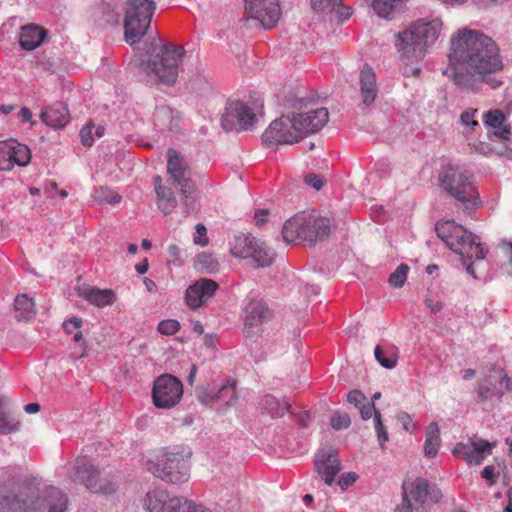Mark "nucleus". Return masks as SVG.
<instances>
[{
  "label": "nucleus",
  "instance_id": "f257e3e1",
  "mask_svg": "<svg viewBox=\"0 0 512 512\" xmlns=\"http://www.w3.org/2000/svg\"><path fill=\"white\" fill-rule=\"evenodd\" d=\"M450 67L444 72L463 90L477 91L486 82L493 89L502 82L490 74L503 67L495 41L482 32L464 28L451 40Z\"/></svg>",
  "mask_w": 512,
  "mask_h": 512
},
{
  "label": "nucleus",
  "instance_id": "f03ea898",
  "mask_svg": "<svg viewBox=\"0 0 512 512\" xmlns=\"http://www.w3.org/2000/svg\"><path fill=\"white\" fill-rule=\"evenodd\" d=\"M37 478L20 481L8 476L0 486V512H67L68 498L60 489L50 486L40 497Z\"/></svg>",
  "mask_w": 512,
  "mask_h": 512
},
{
  "label": "nucleus",
  "instance_id": "7ed1b4c3",
  "mask_svg": "<svg viewBox=\"0 0 512 512\" xmlns=\"http://www.w3.org/2000/svg\"><path fill=\"white\" fill-rule=\"evenodd\" d=\"M441 28L442 22L438 18L430 21L418 19L404 31L398 32L395 47L402 62L408 66L421 61L428 47L438 39Z\"/></svg>",
  "mask_w": 512,
  "mask_h": 512
},
{
  "label": "nucleus",
  "instance_id": "20e7f679",
  "mask_svg": "<svg viewBox=\"0 0 512 512\" xmlns=\"http://www.w3.org/2000/svg\"><path fill=\"white\" fill-rule=\"evenodd\" d=\"M435 231L450 250L460 255L467 273L477 278L473 263L469 261L483 260L486 256L487 250L481 244L480 238L451 220L437 222Z\"/></svg>",
  "mask_w": 512,
  "mask_h": 512
},
{
  "label": "nucleus",
  "instance_id": "39448f33",
  "mask_svg": "<svg viewBox=\"0 0 512 512\" xmlns=\"http://www.w3.org/2000/svg\"><path fill=\"white\" fill-rule=\"evenodd\" d=\"M192 450L187 445L161 448L153 459L147 461V469L164 482L181 485L190 478Z\"/></svg>",
  "mask_w": 512,
  "mask_h": 512
},
{
  "label": "nucleus",
  "instance_id": "423d86ee",
  "mask_svg": "<svg viewBox=\"0 0 512 512\" xmlns=\"http://www.w3.org/2000/svg\"><path fill=\"white\" fill-rule=\"evenodd\" d=\"M185 55L184 47L172 43L163 44L157 54L148 60L147 74L154 76L157 82L171 86L177 80L179 68Z\"/></svg>",
  "mask_w": 512,
  "mask_h": 512
},
{
  "label": "nucleus",
  "instance_id": "0eeeda50",
  "mask_svg": "<svg viewBox=\"0 0 512 512\" xmlns=\"http://www.w3.org/2000/svg\"><path fill=\"white\" fill-rule=\"evenodd\" d=\"M156 5L153 0H129L123 20L125 41L134 45L147 33Z\"/></svg>",
  "mask_w": 512,
  "mask_h": 512
},
{
  "label": "nucleus",
  "instance_id": "6e6552de",
  "mask_svg": "<svg viewBox=\"0 0 512 512\" xmlns=\"http://www.w3.org/2000/svg\"><path fill=\"white\" fill-rule=\"evenodd\" d=\"M441 186L457 201L475 207L479 203V193L473 176L460 167L448 166L440 175Z\"/></svg>",
  "mask_w": 512,
  "mask_h": 512
},
{
  "label": "nucleus",
  "instance_id": "1a4fd4ad",
  "mask_svg": "<svg viewBox=\"0 0 512 512\" xmlns=\"http://www.w3.org/2000/svg\"><path fill=\"white\" fill-rule=\"evenodd\" d=\"M66 467L73 482L83 484L93 493L108 495L116 490L114 482L100 478L99 470L86 456L78 457L73 465L69 464Z\"/></svg>",
  "mask_w": 512,
  "mask_h": 512
},
{
  "label": "nucleus",
  "instance_id": "9d476101",
  "mask_svg": "<svg viewBox=\"0 0 512 512\" xmlns=\"http://www.w3.org/2000/svg\"><path fill=\"white\" fill-rule=\"evenodd\" d=\"M428 495L438 501L441 493L435 489L431 490L430 483L425 478L418 477L409 487L406 482L402 485V502L397 507L398 512H425L423 504Z\"/></svg>",
  "mask_w": 512,
  "mask_h": 512
},
{
  "label": "nucleus",
  "instance_id": "9b49d317",
  "mask_svg": "<svg viewBox=\"0 0 512 512\" xmlns=\"http://www.w3.org/2000/svg\"><path fill=\"white\" fill-rule=\"evenodd\" d=\"M148 512H208L200 505H194L182 497H169L164 490L148 492L144 499Z\"/></svg>",
  "mask_w": 512,
  "mask_h": 512
},
{
  "label": "nucleus",
  "instance_id": "f8f14e48",
  "mask_svg": "<svg viewBox=\"0 0 512 512\" xmlns=\"http://www.w3.org/2000/svg\"><path fill=\"white\" fill-rule=\"evenodd\" d=\"M196 396L202 405L225 412L237 403L236 381L227 382L219 388L197 387Z\"/></svg>",
  "mask_w": 512,
  "mask_h": 512
},
{
  "label": "nucleus",
  "instance_id": "ddd939ff",
  "mask_svg": "<svg viewBox=\"0 0 512 512\" xmlns=\"http://www.w3.org/2000/svg\"><path fill=\"white\" fill-rule=\"evenodd\" d=\"M183 385L176 377L164 374L155 381L152 389L153 404L159 409H171L181 400Z\"/></svg>",
  "mask_w": 512,
  "mask_h": 512
},
{
  "label": "nucleus",
  "instance_id": "4468645a",
  "mask_svg": "<svg viewBox=\"0 0 512 512\" xmlns=\"http://www.w3.org/2000/svg\"><path fill=\"white\" fill-rule=\"evenodd\" d=\"M255 112L245 103L229 101L221 117V125L225 130H232L239 125L243 130H249L256 123Z\"/></svg>",
  "mask_w": 512,
  "mask_h": 512
},
{
  "label": "nucleus",
  "instance_id": "2eb2a0df",
  "mask_svg": "<svg viewBox=\"0 0 512 512\" xmlns=\"http://www.w3.org/2000/svg\"><path fill=\"white\" fill-rule=\"evenodd\" d=\"M292 116L282 115L265 130L262 139L268 145L293 144L299 142V134L294 128Z\"/></svg>",
  "mask_w": 512,
  "mask_h": 512
},
{
  "label": "nucleus",
  "instance_id": "dca6fc26",
  "mask_svg": "<svg viewBox=\"0 0 512 512\" xmlns=\"http://www.w3.org/2000/svg\"><path fill=\"white\" fill-rule=\"evenodd\" d=\"M245 12L249 18L259 21L265 29L274 27L281 15L278 0H245Z\"/></svg>",
  "mask_w": 512,
  "mask_h": 512
},
{
  "label": "nucleus",
  "instance_id": "f3484780",
  "mask_svg": "<svg viewBox=\"0 0 512 512\" xmlns=\"http://www.w3.org/2000/svg\"><path fill=\"white\" fill-rule=\"evenodd\" d=\"M495 442L484 439L471 440L470 443H457L452 450L453 456L464 460L468 465H480L484 458L492 453Z\"/></svg>",
  "mask_w": 512,
  "mask_h": 512
},
{
  "label": "nucleus",
  "instance_id": "a211bd4d",
  "mask_svg": "<svg viewBox=\"0 0 512 512\" xmlns=\"http://www.w3.org/2000/svg\"><path fill=\"white\" fill-rule=\"evenodd\" d=\"M295 130L299 134V141L309 135L320 131L328 122L329 113L326 108H318L304 113L292 115Z\"/></svg>",
  "mask_w": 512,
  "mask_h": 512
},
{
  "label": "nucleus",
  "instance_id": "6ab92c4d",
  "mask_svg": "<svg viewBox=\"0 0 512 512\" xmlns=\"http://www.w3.org/2000/svg\"><path fill=\"white\" fill-rule=\"evenodd\" d=\"M31 159V151L15 140L0 143V170H10L14 164L24 167Z\"/></svg>",
  "mask_w": 512,
  "mask_h": 512
},
{
  "label": "nucleus",
  "instance_id": "aec40b11",
  "mask_svg": "<svg viewBox=\"0 0 512 512\" xmlns=\"http://www.w3.org/2000/svg\"><path fill=\"white\" fill-rule=\"evenodd\" d=\"M219 285L212 279L200 278L186 289L185 302L191 309H197L211 299Z\"/></svg>",
  "mask_w": 512,
  "mask_h": 512
},
{
  "label": "nucleus",
  "instance_id": "412c9836",
  "mask_svg": "<svg viewBox=\"0 0 512 512\" xmlns=\"http://www.w3.org/2000/svg\"><path fill=\"white\" fill-rule=\"evenodd\" d=\"M167 172L168 181L178 186L194 182L191 179V169L184 158L177 150L170 148L167 151Z\"/></svg>",
  "mask_w": 512,
  "mask_h": 512
},
{
  "label": "nucleus",
  "instance_id": "4be33fe9",
  "mask_svg": "<svg viewBox=\"0 0 512 512\" xmlns=\"http://www.w3.org/2000/svg\"><path fill=\"white\" fill-rule=\"evenodd\" d=\"M315 467L318 474L327 485H332L336 474L341 470L337 452L333 449L322 448L315 456Z\"/></svg>",
  "mask_w": 512,
  "mask_h": 512
},
{
  "label": "nucleus",
  "instance_id": "5701e85b",
  "mask_svg": "<svg viewBox=\"0 0 512 512\" xmlns=\"http://www.w3.org/2000/svg\"><path fill=\"white\" fill-rule=\"evenodd\" d=\"M312 222L308 219L305 221L303 212L295 215L288 219L283 225L282 237L288 244H299L307 243V240H311V234H306L305 227Z\"/></svg>",
  "mask_w": 512,
  "mask_h": 512
},
{
  "label": "nucleus",
  "instance_id": "b1692460",
  "mask_svg": "<svg viewBox=\"0 0 512 512\" xmlns=\"http://www.w3.org/2000/svg\"><path fill=\"white\" fill-rule=\"evenodd\" d=\"M245 329L257 327L271 317V311L261 299H250L245 306Z\"/></svg>",
  "mask_w": 512,
  "mask_h": 512
},
{
  "label": "nucleus",
  "instance_id": "393cba45",
  "mask_svg": "<svg viewBox=\"0 0 512 512\" xmlns=\"http://www.w3.org/2000/svg\"><path fill=\"white\" fill-rule=\"evenodd\" d=\"M41 120L53 129L64 128L70 122V114L67 105L56 102L45 108L40 114Z\"/></svg>",
  "mask_w": 512,
  "mask_h": 512
},
{
  "label": "nucleus",
  "instance_id": "a878e982",
  "mask_svg": "<svg viewBox=\"0 0 512 512\" xmlns=\"http://www.w3.org/2000/svg\"><path fill=\"white\" fill-rule=\"evenodd\" d=\"M359 84L363 104H372L377 97L378 88L375 73L367 64H364L360 70Z\"/></svg>",
  "mask_w": 512,
  "mask_h": 512
},
{
  "label": "nucleus",
  "instance_id": "bb28decb",
  "mask_svg": "<svg viewBox=\"0 0 512 512\" xmlns=\"http://www.w3.org/2000/svg\"><path fill=\"white\" fill-rule=\"evenodd\" d=\"M305 221L308 219L313 222L305 227V233L311 234V240H307L309 245L314 244L317 240H322L327 237L330 233L331 220L327 217H323L317 214L303 212Z\"/></svg>",
  "mask_w": 512,
  "mask_h": 512
},
{
  "label": "nucleus",
  "instance_id": "cd10ccee",
  "mask_svg": "<svg viewBox=\"0 0 512 512\" xmlns=\"http://www.w3.org/2000/svg\"><path fill=\"white\" fill-rule=\"evenodd\" d=\"M45 37L46 31L43 28L29 24L21 28L19 44L22 49L31 51L39 47Z\"/></svg>",
  "mask_w": 512,
  "mask_h": 512
},
{
  "label": "nucleus",
  "instance_id": "c85d7f7f",
  "mask_svg": "<svg viewBox=\"0 0 512 512\" xmlns=\"http://www.w3.org/2000/svg\"><path fill=\"white\" fill-rule=\"evenodd\" d=\"M79 295L97 307L112 305L116 300L115 293L111 289L102 290L95 287H88L83 288Z\"/></svg>",
  "mask_w": 512,
  "mask_h": 512
},
{
  "label": "nucleus",
  "instance_id": "c756f323",
  "mask_svg": "<svg viewBox=\"0 0 512 512\" xmlns=\"http://www.w3.org/2000/svg\"><path fill=\"white\" fill-rule=\"evenodd\" d=\"M155 192L157 194V206L166 215L172 213L177 205L173 191L169 187L161 185V177H154Z\"/></svg>",
  "mask_w": 512,
  "mask_h": 512
},
{
  "label": "nucleus",
  "instance_id": "7c9ffc66",
  "mask_svg": "<svg viewBox=\"0 0 512 512\" xmlns=\"http://www.w3.org/2000/svg\"><path fill=\"white\" fill-rule=\"evenodd\" d=\"M377 362L386 369H392L397 365L399 350L391 343L383 342L374 349Z\"/></svg>",
  "mask_w": 512,
  "mask_h": 512
},
{
  "label": "nucleus",
  "instance_id": "2f4dec72",
  "mask_svg": "<svg viewBox=\"0 0 512 512\" xmlns=\"http://www.w3.org/2000/svg\"><path fill=\"white\" fill-rule=\"evenodd\" d=\"M256 241L257 238L251 234L240 233L235 235L230 244V252L236 258L248 259L251 256V250Z\"/></svg>",
  "mask_w": 512,
  "mask_h": 512
},
{
  "label": "nucleus",
  "instance_id": "473e14b6",
  "mask_svg": "<svg viewBox=\"0 0 512 512\" xmlns=\"http://www.w3.org/2000/svg\"><path fill=\"white\" fill-rule=\"evenodd\" d=\"M181 191V204L183 213L186 216H190L196 214L199 210V201H198V190L194 182H188V184H184L180 186Z\"/></svg>",
  "mask_w": 512,
  "mask_h": 512
},
{
  "label": "nucleus",
  "instance_id": "72a5a7b5",
  "mask_svg": "<svg viewBox=\"0 0 512 512\" xmlns=\"http://www.w3.org/2000/svg\"><path fill=\"white\" fill-rule=\"evenodd\" d=\"M15 317L19 321H28L36 314V304L28 294L16 296L14 301Z\"/></svg>",
  "mask_w": 512,
  "mask_h": 512
},
{
  "label": "nucleus",
  "instance_id": "f704fd0d",
  "mask_svg": "<svg viewBox=\"0 0 512 512\" xmlns=\"http://www.w3.org/2000/svg\"><path fill=\"white\" fill-rule=\"evenodd\" d=\"M251 259L257 267H268L275 259V252L264 241L257 239L251 250Z\"/></svg>",
  "mask_w": 512,
  "mask_h": 512
},
{
  "label": "nucleus",
  "instance_id": "c9c22d12",
  "mask_svg": "<svg viewBox=\"0 0 512 512\" xmlns=\"http://www.w3.org/2000/svg\"><path fill=\"white\" fill-rule=\"evenodd\" d=\"M100 9L104 21L113 25H118L122 13H125V7L120 0H105L102 2Z\"/></svg>",
  "mask_w": 512,
  "mask_h": 512
},
{
  "label": "nucleus",
  "instance_id": "e433bc0d",
  "mask_svg": "<svg viewBox=\"0 0 512 512\" xmlns=\"http://www.w3.org/2000/svg\"><path fill=\"white\" fill-rule=\"evenodd\" d=\"M441 445L440 430L437 423L432 422L426 428V439L424 443V454L428 458L436 456Z\"/></svg>",
  "mask_w": 512,
  "mask_h": 512
},
{
  "label": "nucleus",
  "instance_id": "4c0bfd02",
  "mask_svg": "<svg viewBox=\"0 0 512 512\" xmlns=\"http://www.w3.org/2000/svg\"><path fill=\"white\" fill-rule=\"evenodd\" d=\"M290 404L281 402L273 395H265L260 401V407L266 411L271 417H282L288 410Z\"/></svg>",
  "mask_w": 512,
  "mask_h": 512
},
{
  "label": "nucleus",
  "instance_id": "58836bf2",
  "mask_svg": "<svg viewBox=\"0 0 512 512\" xmlns=\"http://www.w3.org/2000/svg\"><path fill=\"white\" fill-rule=\"evenodd\" d=\"M407 0H372L373 10L378 16L391 19Z\"/></svg>",
  "mask_w": 512,
  "mask_h": 512
},
{
  "label": "nucleus",
  "instance_id": "ea45409f",
  "mask_svg": "<svg viewBox=\"0 0 512 512\" xmlns=\"http://www.w3.org/2000/svg\"><path fill=\"white\" fill-rule=\"evenodd\" d=\"M2 398L0 397V434H10L19 430L20 422L2 411Z\"/></svg>",
  "mask_w": 512,
  "mask_h": 512
},
{
  "label": "nucleus",
  "instance_id": "a19ab883",
  "mask_svg": "<svg viewBox=\"0 0 512 512\" xmlns=\"http://www.w3.org/2000/svg\"><path fill=\"white\" fill-rule=\"evenodd\" d=\"M408 271L409 266L407 264H400L396 268V270L389 276V284L396 288L402 287L406 282Z\"/></svg>",
  "mask_w": 512,
  "mask_h": 512
},
{
  "label": "nucleus",
  "instance_id": "79ce46f5",
  "mask_svg": "<svg viewBox=\"0 0 512 512\" xmlns=\"http://www.w3.org/2000/svg\"><path fill=\"white\" fill-rule=\"evenodd\" d=\"M505 121V114L500 109L487 111L483 116V122L486 126L497 128Z\"/></svg>",
  "mask_w": 512,
  "mask_h": 512
},
{
  "label": "nucleus",
  "instance_id": "37998d69",
  "mask_svg": "<svg viewBox=\"0 0 512 512\" xmlns=\"http://www.w3.org/2000/svg\"><path fill=\"white\" fill-rule=\"evenodd\" d=\"M477 109L468 108L463 111L460 115V122L465 126V134L471 133L475 130V127L479 126L478 121L475 120Z\"/></svg>",
  "mask_w": 512,
  "mask_h": 512
},
{
  "label": "nucleus",
  "instance_id": "c03bdc74",
  "mask_svg": "<svg viewBox=\"0 0 512 512\" xmlns=\"http://www.w3.org/2000/svg\"><path fill=\"white\" fill-rule=\"evenodd\" d=\"M374 427L377 434V439L381 448H384L385 443L388 441V433L384 426L381 414L379 411H375Z\"/></svg>",
  "mask_w": 512,
  "mask_h": 512
},
{
  "label": "nucleus",
  "instance_id": "a18cd8bd",
  "mask_svg": "<svg viewBox=\"0 0 512 512\" xmlns=\"http://www.w3.org/2000/svg\"><path fill=\"white\" fill-rule=\"evenodd\" d=\"M341 0H311V7L317 12H331L340 6Z\"/></svg>",
  "mask_w": 512,
  "mask_h": 512
},
{
  "label": "nucleus",
  "instance_id": "49530a36",
  "mask_svg": "<svg viewBox=\"0 0 512 512\" xmlns=\"http://www.w3.org/2000/svg\"><path fill=\"white\" fill-rule=\"evenodd\" d=\"M330 423L335 430H341L348 428L351 420L347 413L336 412L332 415Z\"/></svg>",
  "mask_w": 512,
  "mask_h": 512
},
{
  "label": "nucleus",
  "instance_id": "de8ad7c7",
  "mask_svg": "<svg viewBox=\"0 0 512 512\" xmlns=\"http://www.w3.org/2000/svg\"><path fill=\"white\" fill-rule=\"evenodd\" d=\"M180 329V323L174 319L163 320L158 324V331L163 335H174Z\"/></svg>",
  "mask_w": 512,
  "mask_h": 512
},
{
  "label": "nucleus",
  "instance_id": "09e8293b",
  "mask_svg": "<svg viewBox=\"0 0 512 512\" xmlns=\"http://www.w3.org/2000/svg\"><path fill=\"white\" fill-rule=\"evenodd\" d=\"M73 340L77 345L75 350L72 352L73 357L75 359L84 357L86 354V346L85 341L83 340V334L79 329L73 333Z\"/></svg>",
  "mask_w": 512,
  "mask_h": 512
},
{
  "label": "nucleus",
  "instance_id": "8fccbe9b",
  "mask_svg": "<svg viewBox=\"0 0 512 512\" xmlns=\"http://www.w3.org/2000/svg\"><path fill=\"white\" fill-rule=\"evenodd\" d=\"M94 128V125L92 122L86 124L79 133L81 143L86 147H91L94 143V138L92 136V130Z\"/></svg>",
  "mask_w": 512,
  "mask_h": 512
},
{
  "label": "nucleus",
  "instance_id": "3c124183",
  "mask_svg": "<svg viewBox=\"0 0 512 512\" xmlns=\"http://www.w3.org/2000/svg\"><path fill=\"white\" fill-rule=\"evenodd\" d=\"M358 479V475L355 472H347L340 476L338 480V485L342 489H346L352 484H354Z\"/></svg>",
  "mask_w": 512,
  "mask_h": 512
},
{
  "label": "nucleus",
  "instance_id": "603ef678",
  "mask_svg": "<svg viewBox=\"0 0 512 512\" xmlns=\"http://www.w3.org/2000/svg\"><path fill=\"white\" fill-rule=\"evenodd\" d=\"M82 325V320L81 318H78V317H72L68 320H66L64 323H63V329L64 331L67 333V334H73L74 332H76L78 329H80Z\"/></svg>",
  "mask_w": 512,
  "mask_h": 512
},
{
  "label": "nucleus",
  "instance_id": "864d4df0",
  "mask_svg": "<svg viewBox=\"0 0 512 512\" xmlns=\"http://www.w3.org/2000/svg\"><path fill=\"white\" fill-rule=\"evenodd\" d=\"M198 261L200 264L206 267L209 273H213L218 270V263L215 262L210 255L201 254L198 257Z\"/></svg>",
  "mask_w": 512,
  "mask_h": 512
},
{
  "label": "nucleus",
  "instance_id": "5fc2aeb1",
  "mask_svg": "<svg viewBox=\"0 0 512 512\" xmlns=\"http://www.w3.org/2000/svg\"><path fill=\"white\" fill-rule=\"evenodd\" d=\"M348 402L354 404L356 407H361L366 401L365 395L359 390H352L347 396Z\"/></svg>",
  "mask_w": 512,
  "mask_h": 512
},
{
  "label": "nucleus",
  "instance_id": "6e6d98bb",
  "mask_svg": "<svg viewBox=\"0 0 512 512\" xmlns=\"http://www.w3.org/2000/svg\"><path fill=\"white\" fill-rule=\"evenodd\" d=\"M304 182L316 190H320L324 185L323 178L314 173L307 174L304 178Z\"/></svg>",
  "mask_w": 512,
  "mask_h": 512
},
{
  "label": "nucleus",
  "instance_id": "4d7b16f0",
  "mask_svg": "<svg viewBox=\"0 0 512 512\" xmlns=\"http://www.w3.org/2000/svg\"><path fill=\"white\" fill-rule=\"evenodd\" d=\"M196 231L198 236L194 238V243L200 246H206L208 244V239L206 237V227L203 224H197Z\"/></svg>",
  "mask_w": 512,
  "mask_h": 512
},
{
  "label": "nucleus",
  "instance_id": "13d9d810",
  "mask_svg": "<svg viewBox=\"0 0 512 512\" xmlns=\"http://www.w3.org/2000/svg\"><path fill=\"white\" fill-rule=\"evenodd\" d=\"M360 408V414L363 420H368L371 418L372 415L375 416V411H378L374 403L364 404Z\"/></svg>",
  "mask_w": 512,
  "mask_h": 512
},
{
  "label": "nucleus",
  "instance_id": "bf43d9fd",
  "mask_svg": "<svg viewBox=\"0 0 512 512\" xmlns=\"http://www.w3.org/2000/svg\"><path fill=\"white\" fill-rule=\"evenodd\" d=\"M477 395L479 400L483 402L492 397L493 391L489 386L480 384L477 389Z\"/></svg>",
  "mask_w": 512,
  "mask_h": 512
},
{
  "label": "nucleus",
  "instance_id": "052dcab7",
  "mask_svg": "<svg viewBox=\"0 0 512 512\" xmlns=\"http://www.w3.org/2000/svg\"><path fill=\"white\" fill-rule=\"evenodd\" d=\"M494 135L500 139L507 140L511 135V129L509 125H505L504 123L495 128Z\"/></svg>",
  "mask_w": 512,
  "mask_h": 512
},
{
  "label": "nucleus",
  "instance_id": "680f3d73",
  "mask_svg": "<svg viewBox=\"0 0 512 512\" xmlns=\"http://www.w3.org/2000/svg\"><path fill=\"white\" fill-rule=\"evenodd\" d=\"M268 215L269 211L267 209L257 210L254 215L256 226L262 227L267 222Z\"/></svg>",
  "mask_w": 512,
  "mask_h": 512
},
{
  "label": "nucleus",
  "instance_id": "e2e57ef3",
  "mask_svg": "<svg viewBox=\"0 0 512 512\" xmlns=\"http://www.w3.org/2000/svg\"><path fill=\"white\" fill-rule=\"evenodd\" d=\"M494 466L492 465H488L486 467H484V469L481 471V476L490 481L491 483H494L495 482V473H494Z\"/></svg>",
  "mask_w": 512,
  "mask_h": 512
},
{
  "label": "nucleus",
  "instance_id": "0e129e2a",
  "mask_svg": "<svg viewBox=\"0 0 512 512\" xmlns=\"http://www.w3.org/2000/svg\"><path fill=\"white\" fill-rule=\"evenodd\" d=\"M398 419L401 421L402 425H403V428L406 430V431H410L412 429V420H411V417L409 414L405 413V412H401L399 415H398Z\"/></svg>",
  "mask_w": 512,
  "mask_h": 512
},
{
  "label": "nucleus",
  "instance_id": "69168bd1",
  "mask_svg": "<svg viewBox=\"0 0 512 512\" xmlns=\"http://www.w3.org/2000/svg\"><path fill=\"white\" fill-rule=\"evenodd\" d=\"M504 0H473V3L479 8V9H487L491 7L492 5H495L499 2H503Z\"/></svg>",
  "mask_w": 512,
  "mask_h": 512
},
{
  "label": "nucleus",
  "instance_id": "338daca9",
  "mask_svg": "<svg viewBox=\"0 0 512 512\" xmlns=\"http://www.w3.org/2000/svg\"><path fill=\"white\" fill-rule=\"evenodd\" d=\"M335 10L337 11V13L342 21L348 19L351 15V8L347 7V6H343L341 2H340V6L336 7Z\"/></svg>",
  "mask_w": 512,
  "mask_h": 512
},
{
  "label": "nucleus",
  "instance_id": "774afa93",
  "mask_svg": "<svg viewBox=\"0 0 512 512\" xmlns=\"http://www.w3.org/2000/svg\"><path fill=\"white\" fill-rule=\"evenodd\" d=\"M494 370L497 372L498 376L505 381V385H506V388L508 390H512V380L507 376V374L505 373L504 369L502 368H498V369H495Z\"/></svg>",
  "mask_w": 512,
  "mask_h": 512
}]
</instances>
